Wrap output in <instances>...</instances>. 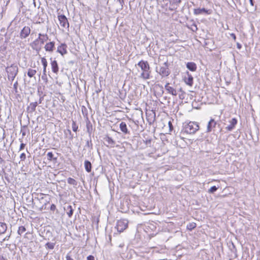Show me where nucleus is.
Returning a JSON list of instances; mask_svg holds the SVG:
<instances>
[{
  "mask_svg": "<svg viewBox=\"0 0 260 260\" xmlns=\"http://www.w3.org/2000/svg\"><path fill=\"white\" fill-rule=\"evenodd\" d=\"M170 2L173 4L178 5L180 3V0H170Z\"/></svg>",
  "mask_w": 260,
  "mask_h": 260,
  "instance_id": "obj_38",
  "label": "nucleus"
},
{
  "mask_svg": "<svg viewBox=\"0 0 260 260\" xmlns=\"http://www.w3.org/2000/svg\"><path fill=\"white\" fill-rule=\"evenodd\" d=\"M37 105V102L31 103L28 107V109L30 110V112H34L36 110Z\"/></svg>",
  "mask_w": 260,
  "mask_h": 260,
  "instance_id": "obj_24",
  "label": "nucleus"
},
{
  "mask_svg": "<svg viewBox=\"0 0 260 260\" xmlns=\"http://www.w3.org/2000/svg\"><path fill=\"white\" fill-rule=\"evenodd\" d=\"M196 227V223L194 222L190 223L187 225V228L189 230H192Z\"/></svg>",
  "mask_w": 260,
  "mask_h": 260,
  "instance_id": "obj_32",
  "label": "nucleus"
},
{
  "mask_svg": "<svg viewBox=\"0 0 260 260\" xmlns=\"http://www.w3.org/2000/svg\"><path fill=\"white\" fill-rule=\"evenodd\" d=\"M231 37L233 38V39L235 41L236 39V36L234 34H231Z\"/></svg>",
  "mask_w": 260,
  "mask_h": 260,
  "instance_id": "obj_43",
  "label": "nucleus"
},
{
  "mask_svg": "<svg viewBox=\"0 0 260 260\" xmlns=\"http://www.w3.org/2000/svg\"><path fill=\"white\" fill-rule=\"evenodd\" d=\"M7 229V224L4 222H0V234H4Z\"/></svg>",
  "mask_w": 260,
  "mask_h": 260,
  "instance_id": "obj_21",
  "label": "nucleus"
},
{
  "mask_svg": "<svg viewBox=\"0 0 260 260\" xmlns=\"http://www.w3.org/2000/svg\"><path fill=\"white\" fill-rule=\"evenodd\" d=\"M237 47L239 49H240L241 48V45L239 43H238Z\"/></svg>",
  "mask_w": 260,
  "mask_h": 260,
  "instance_id": "obj_46",
  "label": "nucleus"
},
{
  "mask_svg": "<svg viewBox=\"0 0 260 260\" xmlns=\"http://www.w3.org/2000/svg\"><path fill=\"white\" fill-rule=\"evenodd\" d=\"M54 246H55L54 243L48 242L45 244L46 248L50 249H53L54 247Z\"/></svg>",
  "mask_w": 260,
  "mask_h": 260,
  "instance_id": "obj_30",
  "label": "nucleus"
},
{
  "mask_svg": "<svg viewBox=\"0 0 260 260\" xmlns=\"http://www.w3.org/2000/svg\"><path fill=\"white\" fill-rule=\"evenodd\" d=\"M72 130L74 132H77V130H78V125L76 124V122L74 121H73V122H72Z\"/></svg>",
  "mask_w": 260,
  "mask_h": 260,
  "instance_id": "obj_33",
  "label": "nucleus"
},
{
  "mask_svg": "<svg viewBox=\"0 0 260 260\" xmlns=\"http://www.w3.org/2000/svg\"><path fill=\"white\" fill-rule=\"evenodd\" d=\"M144 144L146 145H153V143L152 144V139L150 138H145V139H143V140Z\"/></svg>",
  "mask_w": 260,
  "mask_h": 260,
  "instance_id": "obj_29",
  "label": "nucleus"
},
{
  "mask_svg": "<svg viewBox=\"0 0 260 260\" xmlns=\"http://www.w3.org/2000/svg\"><path fill=\"white\" fill-rule=\"evenodd\" d=\"M48 39V37L47 34H39V37L38 39L41 44V45H43L45 42H46Z\"/></svg>",
  "mask_w": 260,
  "mask_h": 260,
  "instance_id": "obj_16",
  "label": "nucleus"
},
{
  "mask_svg": "<svg viewBox=\"0 0 260 260\" xmlns=\"http://www.w3.org/2000/svg\"><path fill=\"white\" fill-rule=\"evenodd\" d=\"M20 146H21V147L24 146V144H22H22H21Z\"/></svg>",
  "mask_w": 260,
  "mask_h": 260,
  "instance_id": "obj_50",
  "label": "nucleus"
},
{
  "mask_svg": "<svg viewBox=\"0 0 260 260\" xmlns=\"http://www.w3.org/2000/svg\"><path fill=\"white\" fill-rule=\"evenodd\" d=\"M51 65L53 72L57 74L59 70L57 61L56 60L52 61Z\"/></svg>",
  "mask_w": 260,
  "mask_h": 260,
  "instance_id": "obj_18",
  "label": "nucleus"
},
{
  "mask_svg": "<svg viewBox=\"0 0 260 260\" xmlns=\"http://www.w3.org/2000/svg\"><path fill=\"white\" fill-rule=\"evenodd\" d=\"M58 19L61 27L64 28H69V23L67 17L64 15H58Z\"/></svg>",
  "mask_w": 260,
  "mask_h": 260,
  "instance_id": "obj_6",
  "label": "nucleus"
},
{
  "mask_svg": "<svg viewBox=\"0 0 260 260\" xmlns=\"http://www.w3.org/2000/svg\"><path fill=\"white\" fill-rule=\"evenodd\" d=\"M20 158H21V160H24L25 158V154L23 153H22L20 155Z\"/></svg>",
  "mask_w": 260,
  "mask_h": 260,
  "instance_id": "obj_41",
  "label": "nucleus"
},
{
  "mask_svg": "<svg viewBox=\"0 0 260 260\" xmlns=\"http://www.w3.org/2000/svg\"><path fill=\"white\" fill-rule=\"evenodd\" d=\"M250 4L251 6H253V3L252 0H249Z\"/></svg>",
  "mask_w": 260,
  "mask_h": 260,
  "instance_id": "obj_47",
  "label": "nucleus"
},
{
  "mask_svg": "<svg viewBox=\"0 0 260 260\" xmlns=\"http://www.w3.org/2000/svg\"><path fill=\"white\" fill-rule=\"evenodd\" d=\"M155 70L162 77L169 76L170 73L167 62H165L162 66L156 67Z\"/></svg>",
  "mask_w": 260,
  "mask_h": 260,
  "instance_id": "obj_4",
  "label": "nucleus"
},
{
  "mask_svg": "<svg viewBox=\"0 0 260 260\" xmlns=\"http://www.w3.org/2000/svg\"><path fill=\"white\" fill-rule=\"evenodd\" d=\"M128 221L126 219H120L117 222L116 228L119 233L123 232L128 226Z\"/></svg>",
  "mask_w": 260,
  "mask_h": 260,
  "instance_id": "obj_5",
  "label": "nucleus"
},
{
  "mask_svg": "<svg viewBox=\"0 0 260 260\" xmlns=\"http://www.w3.org/2000/svg\"><path fill=\"white\" fill-rule=\"evenodd\" d=\"M119 128L122 134L125 135L129 134V131L128 129L127 125L125 122H121L119 124Z\"/></svg>",
  "mask_w": 260,
  "mask_h": 260,
  "instance_id": "obj_9",
  "label": "nucleus"
},
{
  "mask_svg": "<svg viewBox=\"0 0 260 260\" xmlns=\"http://www.w3.org/2000/svg\"><path fill=\"white\" fill-rule=\"evenodd\" d=\"M187 77H185L184 78L185 82L190 85L192 86L193 84V77L192 76L188 73V72L187 73Z\"/></svg>",
  "mask_w": 260,
  "mask_h": 260,
  "instance_id": "obj_17",
  "label": "nucleus"
},
{
  "mask_svg": "<svg viewBox=\"0 0 260 260\" xmlns=\"http://www.w3.org/2000/svg\"><path fill=\"white\" fill-rule=\"evenodd\" d=\"M67 181L69 184L74 186H76L77 185V182L72 178H69L67 180Z\"/></svg>",
  "mask_w": 260,
  "mask_h": 260,
  "instance_id": "obj_28",
  "label": "nucleus"
},
{
  "mask_svg": "<svg viewBox=\"0 0 260 260\" xmlns=\"http://www.w3.org/2000/svg\"><path fill=\"white\" fill-rule=\"evenodd\" d=\"M123 245H124L123 244H120L119 246L120 247H122L123 246Z\"/></svg>",
  "mask_w": 260,
  "mask_h": 260,
  "instance_id": "obj_49",
  "label": "nucleus"
},
{
  "mask_svg": "<svg viewBox=\"0 0 260 260\" xmlns=\"http://www.w3.org/2000/svg\"><path fill=\"white\" fill-rule=\"evenodd\" d=\"M66 259L67 260H74L73 258H72L70 257V256L69 254L67 255V256H66Z\"/></svg>",
  "mask_w": 260,
  "mask_h": 260,
  "instance_id": "obj_42",
  "label": "nucleus"
},
{
  "mask_svg": "<svg viewBox=\"0 0 260 260\" xmlns=\"http://www.w3.org/2000/svg\"><path fill=\"white\" fill-rule=\"evenodd\" d=\"M187 68L192 72H194L197 70V65L193 62H188L186 64Z\"/></svg>",
  "mask_w": 260,
  "mask_h": 260,
  "instance_id": "obj_19",
  "label": "nucleus"
},
{
  "mask_svg": "<svg viewBox=\"0 0 260 260\" xmlns=\"http://www.w3.org/2000/svg\"><path fill=\"white\" fill-rule=\"evenodd\" d=\"M230 124L227 127H226V129L229 131H231L237 124V120L235 118H232L230 121Z\"/></svg>",
  "mask_w": 260,
  "mask_h": 260,
  "instance_id": "obj_14",
  "label": "nucleus"
},
{
  "mask_svg": "<svg viewBox=\"0 0 260 260\" xmlns=\"http://www.w3.org/2000/svg\"><path fill=\"white\" fill-rule=\"evenodd\" d=\"M84 166L86 171L89 173L91 172V164L90 162L88 160H85L84 162Z\"/></svg>",
  "mask_w": 260,
  "mask_h": 260,
  "instance_id": "obj_22",
  "label": "nucleus"
},
{
  "mask_svg": "<svg viewBox=\"0 0 260 260\" xmlns=\"http://www.w3.org/2000/svg\"><path fill=\"white\" fill-rule=\"evenodd\" d=\"M168 124H169V126L170 130H171L172 128H173V125H172V124L171 122L169 121V123H168Z\"/></svg>",
  "mask_w": 260,
  "mask_h": 260,
  "instance_id": "obj_44",
  "label": "nucleus"
},
{
  "mask_svg": "<svg viewBox=\"0 0 260 260\" xmlns=\"http://www.w3.org/2000/svg\"><path fill=\"white\" fill-rule=\"evenodd\" d=\"M37 73V71L36 70H34L32 69H29L27 72V75L29 77H32Z\"/></svg>",
  "mask_w": 260,
  "mask_h": 260,
  "instance_id": "obj_26",
  "label": "nucleus"
},
{
  "mask_svg": "<svg viewBox=\"0 0 260 260\" xmlns=\"http://www.w3.org/2000/svg\"><path fill=\"white\" fill-rule=\"evenodd\" d=\"M64 210L66 211L67 214L69 217H71L73 213V209L71 205H68L64 207Z\"/></svg>",
  "mask_w": 260,
  "mask_h": 260,
  "instance_id": "obj_20",
  "label": "nucleus"
},
{
  "mask_svg": "<svg viewBox=\"0 0 260 260\" xmlns=\"http://www.w3.org/2000/svg\"><path fill=\"white\" fill-rule=\"evenodd\" d=\"M25 231H26L25 228L23 226H21L19 227L17 233L19 235H21L24 232H25Z\"/></svg>",
  "mask_w": 260,
  "mask_h": 260,
  "instance_id": "obj_31",
  "label": "nucleus"
},
{
  "mask_svg": "<svg viewBox=\"0 0 260 260\" xmlns=\"http://www.w3.org/2000/svg\"><path fill=\"white\" fill-rule=\"evenodd\" d=\"M216 125V121L213 119H211L208 122L207 125V132H210L213 131L214 128L215 127Z\"/></svg>",
  "mask_w": 260,
  "mask_h": 260,
  "instance_id": "obj_13",
  "label": "nucleus"
},
{
  "mask_svg": "<svg viewBox=\"0 0 260 260\" xmlns=\"http://www.w3.org/2000/svg\"><path fill=\"white\" fill-rule=\"evenodd\" d=\"M30 46L33 49L39 51L41 48L42 45H41L39 39H37L30 44Z\"/></svg>",
  "mask_w": 260,
  "mask_h": 260,
  "instance_id": "obj_10",
  "label": "nucleus"
},
{
  "mask_svg": "<svg viewBox=\"0 0 260 260\" xmlns=\"http://www.w3.org/2000/svg\"><path fill=\"white\" fill-rule=\"evenodd\" d=\"M217 190V187H216L215 186H213L211 187L208 190V192L211 193H213L215 191H216Z\"/></svg>",
  "mask_w": 260,
  "mask_h": 260,
  "instance_id": "obj_34",
  "label": "nucleus"
},
{
  "mask_svg": "<svg viewBox=\"0 0 260 260\" xmlns=\"http://www.w3.org/2000/svg\"><path fill=\"white\" fill-rule=\"evenodd\" d=\"M54 45H55V43L54 42H50L47 43L45 45L44 48L46 51L52 52H53V51L54 50Z\"/></svg>",
  "mask_w": 260,
  "mask_h": 260,
  "instance_id": "obj_15",
  "label": "nucleus"
},
{
  "mask_svg": "<svg viewBox=\"0 0 260 260\" xmlns=\"http://www.w3.org/2000/svg\"><path fill=\"white\" fill-rule=\"evenodd\" d=\"M17 82L16 81V82L14 83V86L15 87V88H16V86H17Z\"/></svg>",
  "mask_w": 260,
  "mask_h": 260,
  "instance_id": "obj_48",
  "label": "nucleus"
},
{
  "mask_svg": "<svg viewBox=\"0 0 260 260\" xmlns=\"http://www.w3.org/2000/svg\"><path fill=\"white\" fill-rule=\"evenodd\" d=\"M8 79L9 81H13L18 72V68L17 65L12 64L6 68Z\"/></svg>",
  "mask_w": 260,
  "mask_h": 260,
  "instance_id": "obj_3",
  "label": "nucleus"
},
{
  "mask_svg": "<svg viewBox=\"0 0 260 260\" xmlns=\"http://www.w3.org/2000/svg\"><path fill=\"white\" fill-rule=\"evenodd\" d=\"M48 159L51 160L53 157V154L52 152H48L47 153Z\"/></svg>",
  "mask_w": 260,
  "mask_h": 260,
  "instance_id": "obj_36",
  "label": "nucleus"
},
{
  "mask_svg": "<svg viewBox=\"0 0 260 260\" xmlns=\"http://www.w3.org/2000/svg\"><path fill=\"white\" fill-rule=\"evenodd\" d=\"M212 13V11L211 10H207L205 8H197L194 9L193 10V13L196 15H200L203 13H205L206 14L209 15Z\"/></svg>",
  "mask_w": 260,
  "mask_h": 260,
  "instance_id": "obj_8",
  "label": "nucleus"
},
{
  "mask_svg": "<svg viewBox=\"0 0 260 260\" xmlns=\"http://www.w3.org/2000/svg\"><path fill=\"white\" fill-rule=\"evenodd\" d=\"M0 260H7L3 256L0 255Z\"/></svg>",
  "mask_w": 260,
  "mask_h": 260,
  "instance_id": "obj_45",
  "label": "nucleus"
},
{
  "mask_svg": "<svg viewBox=\"0 0 260 260\" xmlns=\"http://www.w3.org/2000/svg\"><path fill=\"white\" fill-rule=\"evenodd\" d=\"M165 88L169 93L173 95H176L177 94L176 90L173 87L170 86L169 83H167L165 85Z\"/></svg>",
  "mask_w": 260,
  "mask_h": 260,
  "instance_id": "obj_11",
  "label": "nucleus"
},
{
  "mask_svg": "<svg viewBox=\"0 0 260 260\" xmlns=\"http://www.w3.org/2000/svg\"><path fill=\"white\" fill-rule=\"evenodd\" d=\"M199 129V125L198 123L193 121L184 123L183 124V129L181 132V135L183 133L189 134H194Z\"/></svg>",
  "mask_w": 260,
  "mask_h": 260,
  "instance_id": "obj_2",
  "label": "nucleus"
},
{
  "mask_svg": "<svg viewBox=\"0 0 260 260\" xmlns=\"http://www.w3.org/2000/svg\"><path fill=\"white\" fill-rule=\"evenodd\" d=\"M86 129L87 133L90 135L92 132V125L89 120L86 121Z\"/></svg>",
  "mask_w": 260,
  "mask_h": 260,
  "instance_id": "obj_23",
  "label": "nucleus"
},
{
  "mask_svg": "<svg viewBox=\"0 0 260 260\" xmlns=\"http://www.w3.org/2000/svg\"><path fill=\"white\" fill-rule=\"evenodd\" d=\"M42 79L43 80L47 81V75L46 72H44V71L43 72V75L42 76Z\"/></svg>",
  "mask_w": 260,
  "mask_h": 260,
  "instance_id": "obj_35",
  "label": "nucleus"
},
{
  "mask_svg": "<svg viewBox=\"0 0 260 260\" xmlns=\"http://www.w3.org/2000/svg\"><path fill=\"white\" fill-rule=\"evenodd\" d=\"M41 62L43 66V71L44 72H46V68L47 67V61L45 57H42L41 58Z\"/></svg>",
  "mask_w": 260,
  "mask_h": 260,
  "instance_id": "obj_27",
  "label": "nucleus"
},
{
  "mask_svg": "<svg viewBox=\"0 0 260 260\" xmlns=\"http://www.w3.org/2000/svg\"><path fill=\"white\" fill-rule=\"evenodd\" d=\"M56 209V206L54 204H52L50 207V210L52 211H55Z\"/></svg>",
  "mask_w": 260,
  "mask_h": 260,
  "instance_id": "obj_39",
  "label": "nucleus"
},
{
  "mask_svg": "<svg viewBox=\"0 0 260 260\" xmlns=\"http://www.w3.org/2000/svg\"><path fill=\"white\" fill-rule=\"evenodd\" d=\"M87 260H94V257L92 255H89L87 257Z\"/></svg>",
  "mask_w": 260,
  "mask_h": 260,
  "instance_id": "obj_40",
  "label": "nucleus"
},
{
  "mask_svg": "<svg viewBox=\"0 0 260 260\" xmlns=\"http://www.w3.org/2000/svg\"><path fill=\"white\" fill-rule=\"evenodd\" d=\"M27 128L25 127H23L21 129V133H22V136H25L26 134V131Z\"/></svg>",
  "mask_w": 260,
  "mask_h": 260,
  "instance_id": "obj_37",
  "label": "nucleus"
},
{
  "mask_svg": "<svg viewBox=\"0 0 260 260\" xmlns=\"http://www.w3.org/2000/svg\"><path fill=\"white\" fill-rule=\"evenodd\" d=\"M137 64L142 71L140 77L144 80L150 79L151 71L148 62L147 61L141 60Z\"/></svg>",
  "mask_w": 260,
  "mask_h": 260,
  "instance_id": "obj_1",
  "label": "nucleus"
},
{
  "mask_svg": "<svg viewBox=\"0 0 260 260\" xmlns=\"http://www.w3.org/2000/svg\"><path fill=\"white\" fill-rule=\"evenodd\" d=\"M20 150L22 149V148H23L24 147H20Z\"/></svg>",
  "mask_w": 260,
  "mask_h": 260,
  "instance_id": "obj_51",
  "label": "nucleus"
},
{
  "mask_svg": "<svg viewBox=\"0 0 260 260\" xmlns=\"http://www.w3.org/2000/svg\"><path fill=\"white\" fill-rule=\"evenodd\" d=\"M30 33V28L29 26H24L20 33V37L21 39L26 38Z\"/></svg>",
  "mask_w": 260,
  "mask_h": 260,
  "instance_id": "obj_7",
  "label": "nucleus"
},
{
  "mask_svg": "<svg viewBox=\"0 0 260 260\" xmlns=\"http://www.w3.org/2000/svg\"><path fill=\"white\" fill-rule=\"evenodd\" d=\"M180 139L184 141L185 145H190L192 144L193 141L190 139L185 138L180 136Z\"/></svg>",
  "mask_w": 260,
  "mask_h": 260,
  "instance_id": "obj_25",
  "label": "nucleus"
},
{
  "mask_svg": "<svg viewBox=\"0 0 260 260\" xmlns=\"http://www.w3.org/2000/svg\"><path fill=\"white\" fill-rule=\"evenodd\" d=\"M67 46L66 44H61L58 47L57 51L62 55H63L67 53Z\"/></svg>",
  "mask_w": 260,
  "mask_h": 260,
  "instance_id": "obj_12",
  "label": "nucleus"
}]
</instances>
